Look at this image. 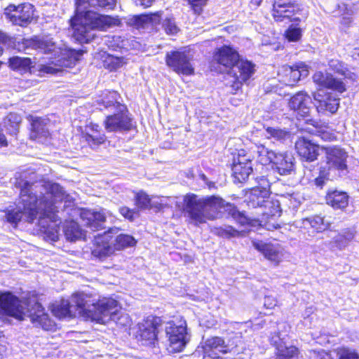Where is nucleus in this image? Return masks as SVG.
<instances>
[{
  "label": "nucleus",
  "instance_id": "4c0bfd02",
  "mask_svg": "<svg viewBox=\"0 0 359 359\" xmlns=\"http://www.w3.org/2000/svg\"><path fill=\"white\" fill-rule=\"evenodd\" d=\"M233 175L238 182L246 180L252 172V164H232Z\"/></svg>",
  "mask_w": 359,
  "mask_h": 359
},
{
  "label": "nucleus",
  "instance_id": "6e6552de",
  "mask_svg": "<svg viewBox=\"0 0 359 359\" xmlns=\"http://www.w3.org/2000/svg\"><path fill=\"white\" fill-rule=\"evenodd\" d=\"M271 14L275 21L285 24L297 23L306 18L297 0H275Z\"/></svg>",
  "mask_w": 359,
  "mask_h": 359
},
{
  "label": "nucleus",
  "instance_id": "39448f33",
  "mask_svg": "<svg viewBox=\"0 0 359 359\" xmlns=\"http://www.w3.org/2000/svg\"><path fill=\"white\" fill-rule=\"evenodd\" d=\"M0 311L19 320L28 317L33 324L45 330H51L55 327L53 321L34 297L20 300L11 292L2 293L0 294Z\"/></svg>",
  "mask_w": 359,
  "mask_h": 359
},
{
  "label": "nucleus",
  "instance_id": "1a4fd4ad",
  "mask_svg": "<svg viewBox=\"0 0 359 359\" xmlns=\"http://www.w3.org/2000/svg\"><path fill=\"white\" fill-rule=\"evenodd\" d=\"M165 333L168 338V351L170 353L180 352L187 341V322L180 318L166 323Z\"/></svg>",
  "mask_w": 359,
  "mask_h": 359
},
{
  "label": "nucleus",
  "instance_id": "20e7f679",
  "mask_svg": "<svg viewBox=\"0 0 359 359\" xmlns=\"http://www.w3.org/2000/svg\"><path fill=\"white\" fill-rule=\"evenodd\" d=\"M182 209L190 222L195 225L219 218L223 212H228L241 225L250 224V219L238 211L235 206L225 203L222 198L215 196L199 198L194 194H187L183 196Z\"/></svg>",
  "mask_w": 359,
  "mask_h": 359
},
{
  "label": "nucleus",
  "instance_id": "e433bc0d",
  "mask_svg": "<svg viewBox=\"0 0 359 359\" xmlns=\"http://www.w3.org/2000/svg\"><path fill=\"white\" fill-rule=\"evenodd\" d=\"M112 241L114 251L122 250L126 248L133 247L137 243L136 240L128 234H119L115 238L112 236Z\"/></svg>",
  "mask_w": 359,
  "mask_h": 359
},
{
  "label": "nucleus",
  "instance_id": "a18cd8bd",
  "mask_svg": "<svg viewBox=\"0 0 359 359\" xmlns=\"http://www.w3.org/2000/svg\"><path fill=\"white\" fill-rule=\"evenodd\" d=\"M233 164H252V155L243 149L239 150L233 157Z\"/></svg>",
  "mask_w": 359,
  "mask_h": 359
},
{
  "label": "nucleus",
  "instance_id": "dca6fc26",
  "mask_svg": "<svg viewBox=\"0 0 359 359\" xmlns=\"http://www.w3.org/2000/svg\"><path fill=\"white\" fill-rule=\"evenodd\" d=\"M160 318L149 316L137 324L136 337L143 345L154 344L157 337V325Z\"/></svg>",
  "mask_w": 359,
  "mask_h": 359
},
{
  "label": "nucleus",
  "instance_id": "a878e982",
  "mask_svg": "<svg viewBox=\"0 0 359 359\" xmlns=\"http://www.w3.org/2000/svg\"><path fill=\"white\" fill-rule=\"evenodd\" d=\"M105 128L109 132L129 130L131 126V119L125 111H117L114 115L108 116L104 121Z\"/></svg>",
  "mask_w": 359,
  "mask_h": 359
},
{
  "label": "nucleus",
  "instance_id": "f03ea898",
  "mask_svg": "<svg viewBox=\"0 0 359 359\" xmlns=\"http://www.w3.org/2000/svg\"><path fill=\"white\" fill-rule=\"evenodd\" d=\"M119 307L115 299L103 297L97 299L85 293H76L71 301L62 299L60 304L53 305L52 313L57 318L72 317L77 313L79 316L105 323L110 319H116Z\"/></svg>",
  "mask_w": 359,
  "mask_h": 359
},
{
  "label": "nucleus",
  "instance_id": "f3484780",
  "mask_svg": "<svg viewBox=\"0 0 359 359\" xmlns=\"http://www.w3.org/2000/svg\"><path fill=\"white\" fill-rule=\"evenodd\" d=\"M252 245L267 260L276 266H278L285 257V250L278 243H267L262 241H252Z\"/></svg>",
  "mask_w": 359,
  "mask_h": 359
},
{
  "label": "nucleus",
  "instance_id": "b1692460",
  "mask_svg": "<svg viewBox=\"0 0 359 359\" xmlns=\"http://www.w3.org/2000/svg\"><path fill=\"white\" fill-rule=\"evenodd\" d=\"M295 148L299 156L309 162L314 161L319 155V146L305 137L297 140Z\"/></svg>",
  "mask_w": 359,
  "mask_h": 359
},
{
  "label": "nucleus",
  "instance_id": "9d476101",
  "mask_svg": "<svg viewBox=\"0 0 359 359\" xmlns=\"http://www.w3.org/2000/svg\"><path fill=\"white\" fill-rule=\"evenodd\" d=\"M4 14L13 25L27 27L34 19V7L29 3L10 4L5 8Z\"/></svg>",
  "mask_w": 359,
  "mask_h": 359
},
{
  "label": "nucleus",
  "instance_id": "6e6d98bb",
  "mask_svg": "<svg viewBox=\"0 0 359 359\" xmlns=\"http://www.w3.org/2000/svg\"><path fill=\"white\" fill-rule=\"evenodd\" d=\"M309 359H330V355L325 351H311Z\"/></svg>",
  "mask_w": 359,
  "mask_h": 359
},
{
  "label": "nucleus",
  "instance_id": "bf43d9fd",
  "mask_svg": "<svg viewBox=\"0 0 359 359\" xmlns=\"http://www.w3.org/2000/svg\"><path fill=\"white\" fill-rule=\"evenodd\" d=\"M326 180L327 179L325 176L320 175L315 179V184L317 187L322 188L324 186Z\"/></svg>",
  "mask_w": 359,
  "mask_h": 359
},
{
  "label": "nucleus",
  "instance_id": "774afa93",
  "mask_svg": "<svg viewBox=\"0 0 359 359\" xmlns=\"http://www.w3.org/2000/svg\"><path fill=\"white\" fill-rule=\"evenodd\" d=\"M178 198H179L175 197V198H173L172 199H173V200H177V199H178Z\"/></svg>",
  "mask_w": 359,
  "mask_h": 359
},
{
  "label": "nucleus",
  "instance_id": "c756f323",
  "mask_svg": "<svg viewBox=\"0 0 359 359\" xmlns=\"http://www.w3.org/2000/svg\"><path fill=\"white\" fill-rule=\"evenodd\" d=\"M255 152L257 154V161L262 165L272 164L273 158L278 152L269 149L263 144H256Z\"/></svg>",
  "mask_w": 359,
  "mask_h": 359
},
{
  "label": "nucleus",
  "instance_id": "cd10ccee",
  "mask_svg": "<svg viewBox=\"0 0 359 359\" xmlns=\"http://www.w3.org/2000/svg\"><path fill=\"white\" fill-rule=\"evenodd\" d=\"M280 337H273L272 342L276 345L278 359H297L298 349L293 346H286L285 344L278 342Z\"/></svg>",
  "mask_w": 359,
  "mask_h": 359
},
{
  "label": "nucleus",
  "instance_id": "37998d69",
  "mask_svg": "<svg viewBox=\"0 0 359 359\" xmlns=\"http://www.w3.org/2000/svg\"><path fill=\"white\" fill-rule=\"evenodd\" d=\"M266 132L268 138H273L278 141H283L290 138V133L284 129L268 127Z\"/></svg>",
  "mask_w": 359,
  "mask_h": 359
},
{
  "label": "nucleus",
  "instance_id": "2f4dec72",
  "mask_svg": "<svg viewBox=\"0 0 359 359\" xmlns=\"http://www.w3.org/2000/svg\"><path fill=\"white\" fill-rule=\"evenodd\" d=\"M330 70L333 71L336 74L344 76L345 79H348L351 81H356L357 75L355 73L350 72L346 65L341 61L332 59L329 61L328 63Z\"/></svg>",
  "mask_w": 359,
  "mask_h": 359
},
{
  "label": "nucleus",
  "instance_id": "2eb2a0df",
  "mask_svg": "<svg viewBox=\"0 0 359 359\" xmlns=\"http://www.w3.org/2000/svg\"><path fill=\"white\" fill-rule=\"evenodd\" d=\"M326 163L330 168L344 170L347 168L348 152L339 146L322 147Z\"/></svg>",
  "mask_w": 359,
  "mask_h": 359
},
{
  "label": "nucleus",
  "instance_id": "f257e3e1",
  "mask_svg": "<svg viewBox=\"0 0 359 359\" xmlns=\"http://www.w3.org/2000/svg\"><path fill=\"white\" fill-rule=\"evenodd\" d=\"M35 172L29 170L18 172L15 176V187L20 189V200L15 206L1 211L2 220L16 226L22 219L33 222L39 215V225L50 240L58 238L57 203L65 196L58 184L37 183Z\"/></svg>",
  "mask_w": 359,
  "mask_h": 359
},
{
  "label": "nucleus",
  "instance_id": "09e8293b",
  "mask_svg": "<svg viewBox=\"0 0 359 359\" xmlns=\"http://www.w3.org/2000/svg\"><path fill=\"white\" fill-rule=\"evenodd\" d=\"M339 359H359V355L354 350L341 348L337 351Z\"/></svg>",
  "mask_w": 359,
  "mask_h": 359
},
{
  "label": "nucleus",
  "instance_id": "ea45409f",
  "mask_svg": "<svg viewBox=\"0 0 359 359\" xmlns=\"http://www.w3.org/2000/svg\"><path fill=\"white\" fill-rule=\"evenodd\" d=\"M126 23L137 29L148 28L145 14L128 16L126 18Z\"/></svg>",
  "mask_w": 359,
  "mask_h": 359
},
{
  "label": "nucleus",
  "instance_id": "393cba45",
  "mask_svg": "<svg viewBox=\"0 0 359 359\" xmlns=\"http://www.w3.org/2000/svg\"><path fill=\"white\" fill-rule=\"evenodd\" d=\"M271 167L280 175H290L294 170V158L288 152H278Z\"/></svg>",
  "mask_w": 359,
  "mask_h": 359
},
{
  "label": "nucleus",
  "instance_id": "c85d7f7f",
  "mask_svg": "<svg viewBox=\"0 0 359 359\" xmlns=\"http://www.w3.org/2000/svg\"><path fill=\"white\" fill-rule=\"evenodd\" d=\"M32 117V133L33 139L46 138L49 135V131L46 127V120L38 117Z\"/></svg>",
  "mask_w": 359,
  "mask_h": 359
},
{
  "label": "nucleus",
  "instance_id": "a211bd4d",
  "mask_svg": "<svg viewBox=\"0 0 359 359\" xmlns=\"http://www.w3.org/2000/svg\"><path fill=\"white\" fill-rule=\"evenodd\" d=\"M114 231L116 233L118 229H110L109 231L95 237L92 249L94 257L103 259L114 253L111 235Z\"/></svg>",
  "mask_w": 359,
  "mask_h": 359
},
{
  "label": "nucleus",
  "instance_id": "79ce46f5",
  "mask_svg": "<svg viewBox=\"0 0 359 359\" xmlns=\"http://www.w3.org/2000/svg\"><path fill=\"white\" fill-rule=\"evenodd\" d=\"M125 64L123 57L108 55L104 60V67L110 71H116Z\"/></svg>",
  "mask_w": 359,
  "mask_h": 359
},
{
  "label": "nucleus",
  "instance_id": "13d9d810",
  "mask_svg": "<svg viewBox=\"0 0 359 359\" xmlns=\"http://www.w3.org/2000/svg\"><path fill=\"white\" fill-rule=\"evenodd\" d=\"M136 5L147 8L151 6L154 0H135Z\"/></svg>",
  "mask_w": 359,
  "mask_h": 359
},
{
  "label": "nucleus",
  "instance_id": "423d86ee",
  "mask_svg": "<svg viewBox=\"0 0 359 359\" xmlns=\"http://www.w3.org/2000/svg\"><path fill=\"white\" fill-rule=\"evenodd\" d=\"M32 46L44 53H53V57L50 58V62L41 67V70L47 74H56L64 67H71L83 55L82 50L67 49L64 44H57L53 38L48 36L35 38L32 41Z\"/></svg>",
  "mask_w": 359,
  "mask_h": 359
},
{
  "label": "nucleus",
  "instance_id": "7ed1b4c3",
  "mask_svg": "<svg viewBox=\"0 0 359 359\" xmlns=\"http://www.w3.org/2000/svg\"><path fill=\"white\" fill-rule=\"evenodd\" d=\"M86 4L92 7L113 9L116 0H85L82 3L80 0H76V13L71 20V26L72 36L79 43H88L92 37L90 31L93 29L106 30L120 25V20L117 18L100 15L91 11H83L86 8Z\"/></svg>",
  "mask_w": 359,
  "mask_h": 359
},
{
  "label": "nucleus",
  "instance_id": "f8f14e48",
  "mask_svg": "<svg viewBox=\"0 0 359 359\" xmlns=\"http://www.w3.org/2000/svg\"><path fill=\"white\" fill-rule=\"evenodd\" d=\"M203 359H219L221 354L231 353L234 347L219 337L206 339L201 344Z\"/></svg>",
  "mask_w": 359,
  "mask_h": 359
},
{
  "label": "nucleus",
  "instance_id": "6ab92c4d",
  "mask_svg": "<svg viewBox=\"0 0 359 359\" xmlns=\"http://www.w3.org/2000/svg\"><path fill=\"white\" fill-rule=\"evenodd\" d=\"M111 212L106 209H101L99 211L92 210H82L80 214L83 225L93 231L102 228L107 216H111Z\"/></svg>",
  "mask_w": 359,
  "mask_h": 359
},
{
  "label": "nucleus",
  "instance_id": "412c9836",
  "mask_svg": "<svg viewBox=\"0 0 359 359\" xmlns=\"http://www.w3.org/2000/svg\"><path fill=\"white\" fill-rule=\"evenodd\" d=\"M311 104V97L304 91H299L294 95L288 103L290 109L301 117H305L309 114Z\"/></svg>",
  "mask_w": 359,
  "mask_h": 359
},
{
  "label": "nucleus",
  "instance_id": "9b49d317",
  "mask_svg": "<svg viewBox=\"0 0 359 359\" xmlns=\"http://www.w3.org/2000/svg\"><path fill=\"white\" fill-rule=\"evenodd\" d=\"M192 56L186 51L172 50L166 54V65L177 74L191 75L194 72Z\"/></svg>",
  "mask_w": 359,
  "mask_h": 359
},
{
  "label": "nucleus",
  "instance_id": "aec40b11",
  "mask_svg": "<svg viewBox=\"0 0 359 359\" xmlns=\"http://www.w3.org/2000/svg\"><path fill=\"white\" fill-rule=\"evenodd\" d=\"M313 81L320 89L327 88L342 93L346 91V84L330 73L317 72L313 76Z\"/></svg>",
  "mask_w": 359,
  "mask_h": 359
},
{
  "label": "nucleus",
  "instance_id": "0eeeda50",
  "mask_svg": "<svg viewBox=\"0 0 359 359\" xmlns=\"http://www.w3.org/2000/svg\"><path fill=\"white\" fill-rule=\"evenodd\" d=\"M259 186L250 189L247 194L245 201L250 208L269 207L272 208L269 212H264L268 216H280L281 210L277 203L268 200L269 197V183L265 177H262L259 182Z\"/></svg>",
  "mask_w": 359,
  "mask_h": 359
},
{
  "label": "nucleus",
  "instance_id": "f704fd0d",
  "mask_svg": "<svg viewBox=\"0 0 359 359\" xmlns=\"http://www.w3.org/2000/svg\"><path fill=\"white\" fill-rule=\"evenodd\" d=\"M303 224L304 227L310 226L316 232H322L330 227V222L319 215H316L304 219Z\"/></svg>",
  "mask_w": 359,
  "mask_h": 359
},
{
  "label": "nucleus",
  "instance_id": "ddd939ff",
  "mask_svg": "<svg viewBox=\"0 0 359 359\" xmlns=\"http://www.w3.org/2000/svg\"><path fill=\"white\" fill-rule=\"evenodd\" d=\"M318 113L327 115L335 114L339 107V97L332 93L318 89L313 93Z\"/></svg>",
  "mask_w": 359,
  "mask_h": 359
},
{
  "label": "nucleus",
  "instance_id": "de8ad7c7",
  "mask_svg": "<svg viewBox=\"0 0 359 359\" xmlns=\"http://www.w3.org/2000/svg\"><path fill=\"white\" fill-rule=\"evenodd\" d=\"M162 15L163 12L161 11L145 14L148 28L158 25L162 19Z\"/></svg>",
  "mask_w": 359,
  "mask_h": 359
},
{
  "label": "nucleus",
  "instance_id": "0e129e2a",
  "mask_svg": "<svg viewBox=\"0 0 359 359\" xmlns=\"http://www.w3.org/2000/svg\"><path fill=\"white\" fill-rule=\"evenodd\" d=\"M262 1V0H251L250 4L255 8H257L260 6Z\"/></svg>",
  "mask_w": 359,
  "mask_h": 359
},
{
  "label": "nucleus",
  "instance_id": "3c124183",
  "mask_svg": "<svg viewBox=\"0 0 359 359\" xmlns=\"http://www.w3.org/2000/svg\"><path fill=\"white\" fill-rule=\"evenodd\" d=\"M302 36V31L299 28L290 27L286 32V38L290 41H297Z\"/></svg>",
  "mask_w": 359,
  "mask_h": 359
},
{
  "label": "nucleus",
  "instance_id": "7c9ffc66",
  "mask_svg": "<svg viewBox=\"0 0 359 359\" xmlns=\"http://www.w3.org/2000/svg\"><path fill=\"white\" fill-rule=\"evenodd\" d=\"M99 126L90 123L86 128V140L90 146H96L105 141V135L98 133Z\"/></svg>",
  "mask_w": 359,
  "mask_h": 359
},
{
  "label": "nucleus",
  "instance_id": "5fc2aeb1",
  "mask_svg": "<svg viewBox=\"0 0 359 359\" xmlns=\"http://www.w3.org/2000/svg\"><path fill=\"white\" fill-rule=\"evenodd\" d=\"M278 305L277 299L272 296H266L264 306L267 309H273Z\"/></svg>",
  "mask_w": 359,
  "mask_h": 359
},
{
  "label": "nucleus",
  "instance_id": "a19ab883",
  "mask_svg": "<svg viewBox=\"0 0 359 359\" xmlns=\"http://www.w3.org/2000/svg\"><path fill=\"white\" fill-rule=\"evenodd\" d=\"M31 60L28 57H13L9 60V65L13 69L27 70L31 67Z\"/></svg>",
  "mask_w": 359,
  "mask_h": 359
},
{
  "label": "nucleus",
  "instance_id": "e2e57ef3",
  "mask_svg": "<svg viewBox=\"0 0 359 359\" xmlns=\"http://www.w3.org/2000/svg\"><path fill=\"white\" fill-rule=\"evenodd\" d=\"M116 302H118L117 301H116ZM118 307H119V309L117 311V316H116V320H114V319H110L107 322H106L104 324L109 323V321L112 320V321H114V322H116V323H118V320L121 319V318H123V316H121L120 317V311H121V306L120 305L118 304V303H117Z\"/></svg>",
  "mask_w": 359,
  "mask_h": 359
},
{
  "label": "nucleus",
  "instance_id": "c03bdc74",
  "mask_svg": "<svg viewBox=\"0 0 359 359\" xmlns=\"http://www.w3.org/2000/svg\"><path fill=\"white\" fill-rule=\"evenodd\" d=\"M213 232L221 237L227 238L242 236V232L235 229L231 226H226L225 228H215Z\"/></svg>",
  "mask_w": 359,
  "mask_h": 359
},
{
  "label": "nucleus",
  "instance_id": "69168bd1",
  "mask_svg": "<svg viewBox=\"0 0 359 359\" xmlns=\"http://www.w3.org/2000/svg\"><path fill=\"white\" fill-rule=\"evenodd\" d=\"M351 22V19L350 18H343L341 23L348 25Z\"/></svg>",
  "mask_w": 359,
  "mask_h": 359
},
{
  "label": "nucleus",
  "instance_id": "c9c22d12",
  "mask_svg": "<svg viewBox=\"0 0 359 359\" xmlns=\"http://www.w3.org/2000/svg\"><path fill=\"white\" fill-rule=\"evenodd\" d=\"M64 231L66 238L70 241L81 239L85 236L78 223L74 221L66 222Z\"/></svg>",
  "mask_w": 359,
  "mask_h": 359
},
{
  "label": "nucleus",
  "instance_id": "338daca9",
  "mask_svg": "<svg viewBox=\"0 0 359 359\" xmlns=\"http://www.w3.org/2000/svg\"><path fill=\"white\" fill-rule=\"evenodd\" d=\"M175 203H176V205L178 206L179 208H180V205H179L180 202L178 201H176Z\"/></svg>",
  "mask_w": 359,
  "mask_h": 359
},
{
  "label": "nucleus",
  "instance_id": "4468645a",
  "mask_svg": "<svg viewBox=\"0 0 359 359\" xmlns=\"http://www.w3.org/2000/svg\"><path fill=\"white\" fill-rule=\"evenodd\" d=\"M256 66L251 61L238 58L236 64L231 69L230 74L235 79L233 87L236 89H240L242 85L247 83L255 74Z\"/></svg>",
  "mask_w": 359,
  "mask_h": 359
},
{
  "label": "nucleus",
  "instance_id": "864d4df0",
  "mask_svg": "<svg viewBox=\"0 0 359 359\" xmlns=\"http://www.w3.org/2000/svg\"><path fill=\"white\" fill-rule=\"evenodd\" d=\"M119 212L122 216L125 218L133 221L134 219V215L136 213L135 210L130 209L127 207H121L119 208Z\"/></svg>",
  "mask_w": 359,
  "mask_h": 359
},
{
  "label": "nucleus",
  "instance_id": "603ef678",
  "mask_svg": "<svg viewBox=\"0 0 359 359\" xmlns=\"http://www.w3.org/2000/svg\"><path fill=\"white\" fill-rule=\"evenodd\" d=\"M318 136L324 141H334L337 140L336 135L331 130H323L318 132Z\"/></svg>",
  "mask_w": 359,
  "mask_h": 359
},
{
  "label": "nucleus",
  "instance_id": "680f3d73",
  "mask_svg": "<svg viewBox=\"0 0 359 359\" xmlns=\"http://www.w3.org/2000/svg\"><path fill=\"white\" fill-rule=\"evenodd\" d=\"M189 4L194 6H200L205 5L207 0H187Z\"/></svg>",
  "mask_w": 359,
  "mask_h": 359
},
{
  "label": "nucleus",
  "instance_id": "8fccbe9b",
  "mask_svg": "<svg viewBox=\"0 0 359 359\" xmlns=\"http://www.w3.org/2000/svg\"><path fill=\"white\" fill-rule=\"evenodd\" d=\"M151 199L144 192H140L136 196L137 205L140 208H147L150 204Z\"/></svg>",
  "mask_w": 359,
  "mask_h": 359
},
{
  "label": "nucleus",
  "instance_id": "473e14b6",
  "mask_svg": "<svg viewBox=\"0 0 359 359\" xmlns=\"http://www.w3.org/2000/svg\"><path fill=\"white\" fill-rule=\"evenodd\" d=\"M354 238V232L350 229L342 230L337 236L333 237L330 244L332 247H336L338 249L344 248L348 243Z\"/></svg>",
  "mask_w": 359,
  "mask_h": 359
},
{
  "label": "nucleus",
  "instance_id": "bb28decb",
  "mask_svg": "<svg viewBox=\"0 0 359 359\" xmlns=\"http://www.w3.org/2000/svg\"><path fill=\"white\" fill-rule=\"evenodd\" d=\"M326 202L334 209L343 210L348 204V196L344 191H332L327 193Z\"/></svg>",
  "mask_w": 359,
  "mask_h": 359
},
{
  "label": "nucleus",
  "instance_id": "49530a36",
  "mask_svg": "<svg viewBox=\"0 0 359 359\" xmlns=\"http://www.w3.org/2000/svg\"><path fill=\"white\" fill-rule=\"evenodd\" d=\"M163 28L168 34L173 35L178 32L179 28L177 26L173 18H165L163 21Z\"/></svg>",
  "mask_w": 359,
  "mask_h": 359
},
{
  "label": "nucleus",
  "instance_id": "4be33fe9",
  "mask_svg": "<svg viewBox=\"0 0 359 359\" xmlns=\"http://www.w3.org/2000/svg\"><path fill=\"white\" fill-rule=\"evenodd\" d=\"M284 74L283 81L289 86H294L301 78L309 75V68L304 62H297L292 66H284L282 69Z\"/></svg>",
  "mask_w": 359,
  "mask_h": 359
},
{
  "label": "nucleus",
  "instance_id": "4d7b16f0",
  "mask_svg": "<svg viewBox=\"0 0 359 359\" xmlns=\"http://www.w3.org/2000/svg\"><path fill=\"white\" fill-rule=\"evenodd\" d=\"M314 311H315V309L312 306L307 307L306 309V310L304 311V312L303 313V318H304V323L306 325H307V326L311 325V320H310L309 318H310L311 315L313 313Z\"/></svg>",
  "mask_w": 359,
  "mask_h": 359
},
{
  "label": "nucleus",
  "instance_id": "72a5a7b5",
  "mask_svg": "<svg viewBox=\"0 0 359 359\" xmlns=\"http://www.w3.org/2000/svg\"><path fill=\"white\" fill-rule=\"evenodd\" d=\"M118 94L115 91H107L101 100L102 104L105 108H113L117 111L122 112L126 111V107L120 104L118 101Z\"/></svg>",
  "mask_w": 359,
  "mask_h": 359
},
{
  "label": "nucleus",
  "instance_id": "58836bf2",
  "mask_svg": "<svg viewBox=\"0 0 359 359\" xmlns=\"http://www.w3.org/2000/svg\"><path fill=\"white\" fill-rule=\"evenodd\" d=\"M22 118L18 114L10 113L4 119V123L10 133L15 135L18 130Z\"/></svg>",
  "mask_w": 359,
  "mask_h": 359
},
{
  "label": "nucleus",
  "instance_id": "052dcab7",
  "mask_svg": "<svg viewBox=\"0 0 359 359\" xmlns=\"http://www.w3.org/2000/svg\"><path fill=\"white\" fill-rule=\"evenodd\" d=\"M8 145V142L6 138L3 133L1 128H0V147H6Z\"/></svg>",
  "mask_w": 359,
  "mask_h": 359
},
{
  "label": "nucleus",
  "instance_id": "5701e85b",
  "mask_svg": "<svg viewBox=\"0 0 359 359\" xmlns=\"http://www.w3.org/2000/svg\"><path fill=\"white\" fill-rule=\"evenodd\" d=\"M213 57L219 65L231 70L240 57V55L237 50L232 47L223 46L215 50Z\"/></svg>",
  "mask_w": 359,
  "mask_h": 359
}]
</instances>
